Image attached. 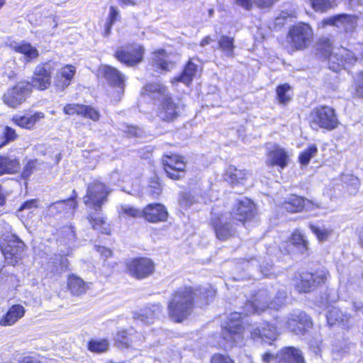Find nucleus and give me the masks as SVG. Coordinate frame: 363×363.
<instances>
[{
    "instance_id": "nucleus-1",
    "label": "nucleus",
    "mask_w": 363,
    "mask_h": 363,
    "mask_svg": "<svg viewBox=\"0 0 363 363\" xmlns=\"http://www.w3.org/2000/svg\"><path fill=\"white\" fill-rule=\"evenodd\" d=\"M215 295L213 290L205 288L194 290L191 286L181 287L172 294L168 304V313L170 318L176 322L186 318L192 311L195 297L200 296L202 303H207L209 297Z\"/></svg>"
},
{
    "instance_id": "nucleus-2",
    "label": "nucleus",
    "mask_w": 363,
    "mask_h": 363,
    "mask_svg": "<svg viewBox=\"0 0 363 363\" xmlns=\"http://www.w3.org/2000/svg\"><path fill=\"white\" fill-rule=\"evenodd\" d=\"M286 293L285 291H279L273 300H270L269 292L262 289L259 291L254 296L252 301L245 303L247 313H260L267 309L279 310L285 304Z\"/></svg>"
},
{
    "instance_id": "nucleus-3",
    "label": "nucleus",
    "mask_w": 363,
    "mask_h": 363,
    "mask_svg": "<svg viewBox=\"0 0 363 363\" xmlns=\"http://www.w3.org/2000/svg\"><path fill=\"white\" fill-rule=\"evenodd\" d=\"M245 305L242 312H234L230 314L225 325L223 327L221 336L226 342L225 347H233L235 344L242 342L243 327L242 325V314L246 315L251 313H247L245 310Z\"/></svg>"
},
{
    "instance_id": "nucleus-4",
    "label": "nucleus",
    "mask_w": 363,
    "mask_h": 363,
    "mask_svg": "<svg viewBox=\"0 0 363 363\" xmlns=\"http://www.w3.org/2000/svg\"><path fill=\"white\" fill-rule=\"evenodd\" d=\"M310 124L313 129L323 128L331 130L337 127L339 121L335 109L327 106H322L311 111Z\"/></svg>"
},
{
    "instance_id": "nucleus-5",
    "label": "nucleus",
    "mask_w": 363,
    "mask_h": 363,
    "mask_svg": "<svg viewBox=\"0 0 363 363\" xmlns=\"http://www.w3.org/2000/svg\"><path fill=\"white\" fill-rule=\"evenodd\" d=\"M110 191L109 188L104 183L94 182L87 187L86 194L83 198L84 203L97 212L107 201Z\"/></svg>"
},
{
    "instance_id": "nucleus-6",
    "label": "nucleus",
    "mask_w": 363,
    "mask_h": 363,
    "mask_svg": "<svg viewBox=\"0 0 363 363\" xmlns=\"http://www.w3.org/2000/svg\"><path fill=\"white\" fill-rule=\"evenodd\" d=\"M211 219V225L218 239L225 240L233 235L232 218L229 216L228 213H222L213 208Z\"/></svg>"
},
{
    "instance_id": "nucleus-7",
    "label": "nucleus",
    "mask_w": 363,
    "mask_h": 363,
    "mask_svg": "<svg viewBox=\"0 0 363 363\" xmlns=\"http://www.w3.org/2000/svg\"><path fill=\"white\" fill-rule=\"evenodd\" d=\"M155 263L147 257L134 258L127 261L126 268L130 276L137 279H143L155 272Z\"/></svg>"
},
{
    "instance_id": "nucleus-8",
    "label": "nucleus",
    "mask_w": 363,
    "mask_h": 363,
    "mask_svg": "<svg viewBox=\"0 0 363 363\" xmlns=\"http://www.w3.org/2000/svg\"><path fill=\"white\" fill-rule=\"evenodd\" d=\"M31 91L32 88L29 82H20L8 90L4 94L2 99L4 103L9 107L16 108L26 101Z\"/></svg>"
},
{
    "instance_id": "nucleus-9",
    "label": "nucleus",
    "mask_w": 363,
    "mask_h": 363,
    "mask_svg": "<svg viewBox=\"0 0 363 363\" xmlns=\"http://www.w3.org/2000/svg\"><path fill=\"white\" fill-rule=\"evenodd\" d=\"M57 65L56 62L52 61L39 64L33 72L31 88L33 86L39 90L48 89L51 84L52 72Z\"/></svg>"
},
{
    "instance_id": "nucleus-10",
    "label": "nucleus",
    "mask_w": 363,
    "mask_h": 363,
    "mask_svg": "<svg viewBox=\"0 0 363 363\" xmlns=\"http://www.w3.org/2000/svg\"><path fill=\"white\" fill-rule=\"evenodd\" d=\"M289 37L292 46L296 49H303L306 48L311 41L312 29L308 24L298 23L290 29Z\"/></svg>"
},
{
    "instance_id": "nucleus-11",
    "label": "nucleus",
    "mask_w": 363,
    "mask_h": 363,
    "mask_svg": "<svg viewBox=\"0 0 363 363\" xmlns=\"http://www.w3.org/2000/svg\"><path fill=\"white\" fill-rule=\"evenodd\" d=\"M328 272L325 269L318 270L315 273H303L301 275L296 289L299 292L308 293L324 284L328 279Z\"/></svg>"
},
{
    "instance_id": "nucleus-12",
    "label": "nucleus",
    "mask_w": 363,
    "mask_h": 363,
    "mask_svg": "<svg viewBox=\"0 0 363 363\" xmlns=\"http://www.w3.org/2000/svg\"><path fill=\"white\" fill-rule=\"evenodd\" d=\"M144 49L139 45L121 47L115 52V57L128 66H133L142 61Z\"/></svg>"
},
{
    "instance_id": "nucleus-13",
    "label": "nucleus",
    "mask_w": 363,
    "mask_h": 363,
    "mask_svg": "<svg viewBox=\"0 0 363 363\" xmlns=\"http://www.w3.org/2000/svg\"><path fill=\"white\" fill-rule=\"evenodd\" d=\"M143 341V335L133 328L121 330L114 337L115 345L120 349L136 348Z\"/></svg>"
},
{
    "instance_id": "nucleus-14",
    "label": "nucleus",
    "mask_w": 363,
    "mask_h": 363,
    "mask_svg": "<svg viewBox=\"0 0 363 363\" xmlns=\"http://www.w3.org/2000/svg\"><path fill=\"white\" fill-rule=\"evenodd\" d=\"M184 106L180 101H174L169 95L164 97L157 110V116L162 121L171 122L181 113Z\"/></svg>"
},
{
    "instance_id": "nucleus-15",
    "label": "nucleus",
    "mask_w": 363,
    "mask_h": 363,
    "mask_svg": "<svg viewBox=\"0 0 363 363\" xmlns=\"http://www.w3.org/2000/svg\"><path fill=\"white\" fill-rule=\"evenodd\" d=\"M286 325L292 333L303 335L305 331L312 326V322L305 312L297 310L289 315Z\"/></svg>"
},
{
    "instance_id": "nucleus-16",
    "label": "nucleus",
    "mask_w": 363,
    "mask_h": 363,
    "mask_svg": "<svg viewBox=\"0 0 363 363\" xmlns=\"http://www.w3.org/2000/svg\"><path fill=\"white\" fill-rule=\"evenodd\" d=\"M25 244L16 235H12L8 242L1 247V251L9 264L14 265L23 255Z\"/></svg>"
},
{
    "instance_id": "nucleus-17",
    "label": "nucleus",
    "mask_w": 363,
    "mask_h": 363,
    "mask_svg": "<svg viewBox=\"0 0 363 363\" xmlns=\"http://www.w3.org/2000/svg\"><path fill=\"white\" fill-rule=\"evenodd\" d=\"M162 162L164 171L169 178L179 179L184 176L186 164L180 156H166Z\"/></svg>"
},
{
    "instance_id": "nucleus-18",
    "label": "nucleus",
    "mask_w": 363,
    "mask_h": 363,
    "mask_svg": "<svg viewBox=\"0 0 363 363\" xmlns=\"http://www.w3.org/2000/svg\"><path fill=\"white\" fill-rule=\"evenodd\" d=\"M255 215V205L251 200L243 197L238 200V203L233 212L229 213V216L232 219L237 220L240 222L251 219Z\"/></svg>"
},
{
    "instance_id": "nucleus-19",
    "label": "nucleus",
    "mask_w": 363,
    "mask_h": 363,
    "mask_svg": "<svg viewBox=\"0 0 363 363\" xmlns=\"http://www.w3.org/2000/svg\"><path fill=\"white\" fill-rule=\"evenodd\" d=\"M251 337L257 342L271 343L277 339L278 332L277 328L269 323H262L253 328L250 332Z\"/></svg>"
},
{
    "instance_id": "nucleus-20",
    "label": "nucleus",
    "mask_w": 363,
    "mask_h": 363,
    "mask_svg": "<svg viewBox=\"0 0 363 363\" xmlns=\"http://www.w3.org/2000/svg\"><path fill=\"white\" fill-rule=\"evenodd\" d=\"M289 156L286 151L278 145H273L270 148L267 147L266 164L267 166H277L281 169L288 165Z\"/></svg>"
},
{
    "instance_id": "nucleus-21",
    "label": "nucleus",
    "mask_w": 363,
    "mask_h": 363,
    "mask_svg": "<svg viewBox=\"0 0 363 363\" xmlns=\"http://www.w3.org/2000/svg\"><path fill=\"white\" fill-rule=\"evenodd\" d=\"M277 363H305L302 352L294 347L282 348L276 355Z\"/></svg>"
},
{
    "instance_id": "nucleus-22",
    "label": "nucleus",
    "mask_w": 363,
    "mask_h": 363,
    "mask_svg": "<svg viewBox=\"0 0 363 363\" xmlns=\"http://www.w3.org/2000/svg\"><path fill=\"white\" fill-rule=\"evenodd\" d=\"M167 216L166 208L160 203L149 204L143 210V218L152 223L164 221Z\"/></svg>"
},
{
    "instance_id": "nucleus-23",
    "label": "nucleus",
    "mask_w": 363,
    "mask_h": 363,
    "mask_svg": "<svg viewBox=\"0 0 363 363\" xmlns=\"http://www.w3.org/2000/svg\"><path fill=\"white\" fill-rule=\"evenodd\" d=\"M99 71L109 84L121 89L124 88L125 76L117 69L109 65H103Z\"/></svg>"
},
{
    "instance_id": "nucleus-24",
    "label": "nucleus",
    "mask_w": 363,
    "mask_h": 363,
    "mask_svg": "<svg viewBox=\"0 0 363 363\" xmlns=\"http://www.w3.org/2000/svg\"><path fill=\"white\" fill-rule=\"evenodd\" d=\"M162 312L160 304H153L147 306L133 313V318L144 324H150L152 320Z\"/></svg>"
},
{
    "instance_id": "nucleus-25",
    "label": "nucleus",
    "mask_w": 363,
    "mask_h": 363,
    "mask_svg": "<svg viewBox=\"0 0 363 363\" xmlns=\"http://www.w3.org/2000/svg\"><path fill=\"white\" fill-rule=\"evenodd\" d=\"M75 73V67L72 65H66L58 70L55 77V86L59 91H63L71 82Z\"/></svg>"
},
{
    "instance_id": "nucleus-26",
    "label": "nucleus",
    "mask_w": 363,
    "mask_h": 363,
    "mask_svg": "<svg viewBox=\"0 0 363 363\" xmlns=\"http://www.w3.org/2000/svg\"><path fill=\"white\" fill-rule=\"evenodd\" d=\"M321 43L324 46L326 54L328 55V64L329 68L333 71L337 72L343 67V60L340 58L339 51L337 52H333L332 43L330 39L327 38H321Z\"/></svg>"
},
{
    "instance_id": "nucleus-27",
    "label": "nucleus",
    "mask_w": 363,
    "mask_h": 363,
    "mask_svg": "<svg viewBox=\"0 0 363 363\" xmlns=\"http://www.w3.org/2000/svg\"><path fill=\"white\" fill-rule=\"evenodd\" d=\"M77 206L76 201L72 199L58 201L51 203L48 208V215L55 216L62 212H67L70 210H74Z\"/></svg>"
},
{
    "instance_id": "nucleus-28",
    "label": "nucleus",
    "mask_w": 363,
    "mask_h": 363,
    "mask_svg": "<svg viewBox=\"0 0 363 363\" xmlns=\"http://www.w3.org/2000/svg\"><path fill=\"white\" fill-rule=\"evenodd\" d=\"M25 312L23 306L20 304L13 305L0 320V325L4 326L13 325L24 315Z\"/></svg>"
},
{
    "instance_id": "nucleus-29",
    "label": "nucleus",
    "mask_w": 363,
    "mask_h": 363,
    "mask_svg": "<svg viewBox=\"0 0 363 363\" xmlns=\"http://www.w3.org/2000/svg\"><path fill=\"white\" fill-rule=\"evenodd\" d=\"M198 72L199 66L194 64L191 60H190L185 65L182 74L178 77H174L172 82H182L185 85L189 86Z\"/></svg>"
},
{
    "instance_id": "nucleus-30",
    "label": "nucleus",
    "mask_w": 363,
    "mask_h": 363,
    "mask_svg": "<svg viewBox=\"0 0 363 363\" xmlns=\"http://www.w3.org/2000/svg\"><path fill=\"white\" fill-rule=\"evenodd\" d=\"M152 66L156 71H170L174 67V64L169 60V56L164 50H159L154 53Z\"/></svg>"
},
{
    "instance_id": "nucleus-31",
    "label": "nucleus",
    "mask_w": 363,
    "mask_h": 363,
    "mask_svg": "<svg viewBox=\"0 0 363 363\" xmlns=\"http://www.w3.org/2000/svg\"><path fill=\"white\" fill-rule=\"evenodd\" d=\"M20 169L19 161L9 156L0 155V175L14 174Z\"/></svg>"
},
{
    "instance_id": "nucleus-32",
    "label": "nucleus",
    "mask_w": 363,
    "mask_h": 363,
    "mask_svg": "<svg viewBox=\"0 0 363 363\" xmlns=\"http://www.w3.org/2000/svg\"><path fill=\"white\" fill-rule=\"evenodd\" d=\"M309 203V201L296 195H291L283 203V208L289 212H299Z\"/></svg>"
},
{
    "instance_id": "nucleus-33",
    "label": "nucleus",
    "mask_w": 363,
    "mask_h": 363,
    "mask_svg": "<svg viewBox=\"0 0 363 363\" xmlns=\"http://www.w3.org/2000/svg\"><path fill=\"white\" fill-rule=\"evenodd\" d=\"M45 115L42 112H38L32 116H14L12 121L20 127L30 129L35 125L36 122L43 118Z\"/></svg>"
},
{
    "instance_id": "nucleus-34",
    "label": "nucleus",
    "mask_w": 363,
    "mask_h": 363,
    "mask_svg": "<svg viewBox=\"0 0 363 363\" xmlns=\"http://www.w3.org/2000/svg\"><path fill=\"white\" fill-rule=\"evenodd\" d=\"M354 17L351 15L340 14L323 20V24L335 26L336 27L343 26L345 29L353 26Z\"/></svg>"
},
{
    "instance_id": "nucleus-35",
    "label": "nucleus",
    "mask_w": 363,
    "mask_h": 363,
    "mask_svg": "<svg viewBox=\"0 0 363 363\" xmlns=\"http://www.w3.org/2000/svg\"><path fill=\"white\" fill-rule=\"evenodd\" d=\"M68 289L74 296H79L84 294L89 288V284L84 282L80 277L74 274L68 278Z\"/></svg>"
},
{
    "instance_id": "nucleus-36",
    "label": "nucleus",
    "mask_w": 363,
    "mask_h": 363,
    "mask_svg": "<svg viewBox=\"0 0 363 363\" xmlns=\"http://www.w3.org/2000/svg\"><path fill=\"white\" fill-rule=\"evenodd\" d=\"M247 172L245 170L238 169L233 166H230L226 171L225 180L232 186L242 184L247 179Z\"/></svg>"
},
{
    "instance_id": "nucleus-37",
    "label": "nucleus",
    "mask_w": 363,
    "mask_h": 363,
    "mask_svg": "<svg viewBox=\"0 0 363 363\" xmlns=\"http://www.w3.org/2000/svg\"><path fill=\"white\" fill-rule=\"evenodd\" d=\"M89 223L91 225L93 229L99 231L103 234H110L111 230L104 218L99 213H90L87 216Z\"/></svg>"
},
{
    "instance_id": "nucleus-38",
    "label": "nucleus",
    "mask_w": 363,
    "mask_h": 363,
    "mask_svg": "<svg viewBox=\"0 0 363 363\" xmlns=\"http://www.w3.org/2000/svg\"><path fill=\"white\" fill-rule=\"evenodd\" d=\"M145 91L150 97L155 99L161 100V101L164 97L169 95L167 88L160 83H151L147 84L145 86Z\"/></svg>"
},
{
    "instance_id": "nucleus-39",
    "label": "nucleus",
    "mask_w": 363,
    "mask_h": 363,
    "mask_svg": "<svg viewBox=\"0 0 363 363\" xmlns=\"http://www.w3.org/2000/svg\"><path fill=\"white\" fill-rule=\"evenodd\" d=\"M118 213L121 217L124 218H143V210L128 203L120 205Z\"/></svg>"
},
{
    "instance_id": "nucleus-40",
    "label": "nucleus",
    "mask_w": 363,
    "mask_h": 363,
    "mask_svg": "<svg viewBox=\"0 0 363 363\" xmlns=\"http://www.w3.org/2000/svg\"><path fill=\"white\" fill-rule=\"evenodd\" d=\"M290 243L295 246L301 254L307 252L308 242L299 231L294 232L290 238Z\"/></svg>"
},
{
    "instance_id": "nucleus-41",
    "label": "nucleus",
    "mask_w": 363,
    "mask_h": 363,
    "mask_svg": "<svg viewBox=\"0 0 363 363\" xmlns=\"http://www.w3.org/2000/svg\"><path fill=\"white\" fill-rule=\"evenodd\" d=\"M14 50L19 53L24 55L28 60L37 58L38 56V50L30 43H21L14 46Z\"/></svg>"
},
{
    "instance_id": "nucleus-42",
    "label": "nucleus",
    "mask_w": 363,
    "mask_h": 363,
    "mask_svg": "<svg viewBox=\"0 0 363 363\" xmlns=\"http://www.w3.org/2000/svg\"><path fill=\"white\" fill-rule=\"evenodd\" d=\"M121 20V15L119 9L113 6L109 9L108 20L104 26V36H108L111 33L112 26Z\"/></svg>"
},
{
    "instance_id": "nucleus-43",
    "label": "nucleus",
    "mask_w": 363,
    "mask_h": 363,
    "mask_svg": "<svg viewBox=\"0 0 363 363\" xmlns=\"http://www.w3.org/2000/svg\"><path fill=\"white\" fill-rule=\"evenodd\" d=\"M88 350L94 353H104L108 350L109 342L106 339L91 340L88 342Z\"/></svg>"
},
{
    "instance_id": "nucleus-44",
    "label": "nucleus",
    "mask_w": 363,
    "mask_h": 363,
    "mask_svg": "<svg viewBox=\"0 0 363 363\" xmlns=\"http://www.w3.org/2000/svg\"><path fill=\"white\" fill-rule=\"evenodd\" d=\"M309 228L320 242L325 241L331 235L333 230L324 225H318L311 223Z\"/></svg>"
},
{
    "instance_id": "nucleus-45",
    "label": "nucleus",
    "mask_w": 363,
    "mask_h": 363,
    "mask_svg": "<svg viewBox=\"0 0 363 363\" xmlns=\"http://www.w3.org/2000/svg\"><path fill=\"white\" fill-rule=\"evenodd\" d=\"M345 318L346 315L339 308L335 307L330 308L326 315L328 323L330 325L342 323Z\"/></svg>"
},
{
    "instance_id": "nucleus-46",
    "label": "nucleus",
    "mask_w": 363,
    "mask_h": 363,
    "mask_svg": "<svg viewBox=\"0 0 363 363\" xmlns=\"http://www.w3.org/2000/svg\"><path fill=\"white\" fill-rule=\"evenodd\" d=\"M234 40L229 36L223 35L218 40L219 48L225 53L228 57L233 56Z\"/></svg>"
},
{
    "instance_id": "nucleus-47",
    "label": "nucleus",
    "mask_w": 363,
    "mask_h": 363,
    "mask_svg": "<svg viewBox=\"0 0 363 363\" xmlns=\"http://www.w3.org/2000/svg\"><path fill=\"white\" fill-rule=\"evenodd\" d=\"M313 9L325 12L335 6V0H310Z\"/></svg>"
},
{
    "instance_id": "nucleus-48",
    "label": "nucleus",
    "mask_w": 363,
    "mask_h": 363,
    "mask_svg": "<svg viewBox=\"0 0 363 363\" xmlns=\"http://www.w3.org/2000/svg\"><path fill=\"white\" fill-rule=\"evenodd\" d=\"M290 89L291 87L288 84H281L277 86V95L279 103L285 104L290 101L291 97L288 94Z\"/></svg>"
},
{
    "instance_id": "nucleus-49",
    "label": "nucleus",
    "mask_w": 363,
    "mask_h": 363,
    "mask_svg": "<svg viewBox=\"0 0 363 363\" xmlns=\"http://www.w3.org/2000/svg\"><path fill=\"white\" fill-rule=\"evenodd\" d=\"M318 148L315 145H311L299 155V162L303 165H307L311 159L316 155Z\"/></svg>"
},
{
    "instance_id": "nucleus-50",
    "label": "nucleus",
    "mask_w": 363,
    "mask_h": 363,
    "mask_svg": "<svg viewBox=\"0 0 363 363\" xmlns=\"http://www.w3.org/2000/svg\"><path fill=\"white\" fill-rule=\"evenodd\" d=\"M16 138L17 134L16 133L15 130L9 126H5L4 128L1 141H0V148L15 140Z\"/></svg>"
},
{
    "instance_id": "nucleus-51",
    "label": "nucleus",
    "mask_w": 363,
    "mask_h": 363,
    "mask_svg": "<svg viewBox=\"0 0 363 363\" xmlns=\"http://www.w3.org/2000/svg\"><path fill=\"white\" fill-rule=\"evenodd\" d=\"M353 87L356 96L363 98V71L358 72L353 77Z\"/></svg>"
},
{
    "instance_id": "nucleus-52",
    "label": "nucleus",
    "mask_w": 363,
    "mask_h": 363,
    "mask_svg": "<svg viewBox=\"0 0 363 363\" xmlns=\"http://www.w3.org/2000/svg\"><path fill=\"white\" fill-rule=\"evenodd\" d=\"M338 51L340 58L343 60V66L345 64H354L358 60L352 52L346 48H342L338 49Z\"/></svg>"
},
{
    "instance_id": "nucleus-53",
    "label": "nucleus",
    "mask_w": 363,
    "mask_h": 363,
    "mask_svg": "<svg viewBox=\"0 0 363 363\" xmlns=\"http://www.w3.org/2000/svg\"><path fill=\"white\" fill-rule=\"evenodd\" d=\"M83 109L81 116L89 118L94 121H96L99 119L100 114L96 109L86 105H84Z\"/></svg>"
},
{
    "instance_id": "nucleus-54",
    "label": "nucleus",
    "mask_w": 363,
    "mask_h": 363,
    "mask_svg": "<svg viewBox=\"0 0 363 363\" xmlns=\"http://www.w3.org/2000/svg\"><path fill=\"white\" fill-rule=\"evenodd\" d=\"M84 105L78 104H67L64 107V113L67 115L77 114L81 116L83 111Z\"/></svg>"
},
{
    "instance_id": "nucleus-55",
    "label": "nucleus",
    "mask_w": 363,
    "mask_h": 363,
    "mask_svg": "<svg viewBox=\"0 0 363 363\" xmlns=\"http://www.w3.org/2000/svg\"><path fill=\"white\" fill-rule=\"evenodd\" d=\"M196 202V199L194 196H193L189 193H184L181 196V198L179 199V203L180 206L184 208H187L191 206L192 204H194Z\"/></svg>"
},
{
    "instance_id": "nucleus-56",
    "label": "nucleus",
    "mask_w": 363,
    "mask_h": 363,
    "mask_svg": "<svg viewBox=\"0 0 363 363\" xmlns=\"http://www.w3.org/2000/svg\"><path fill=\"white\" fill-rule=\"evenodd\" d=\"M211 363H234V362L228 355L215 354L211 357Z\"/></svg>"
},
{
    "instance_id": "nucleus-57",
    "label": "nucleus",
    "mask_w": 363,
    "mask_h": 363,
    "mask_svg": "<svg viewBox=\"0 0 363 363\" xmlns=\"http://www.w3.org/2000/svg\"><path fill=\"white\" fill-rule=\"evenodd\" d=\"M279 0H255V5L259 9H269Z\"/></svg>"
},
{
    "instance_id": "nucleus-58",
    "label": "nucleus",
    "mask_w": 363,
    "mask_h": 363,
    "mask_svg": "<svg viewBox=\"0 0 363 363\" xmlns=\"http://www.w3.org/2000/svg\"><path fill=\"white\" fill-rule=\"evenodd\" d=\"M125 133L128 137H140L142 135L141 130L135 126H128Z\"/></svg>"
},
{
    "instance_id": "nucleus-59",
    "label": "nucleus",
    "mask_w": 363,
    "mask_h": 363,
    "mask_svg": "<svg viewBox=\"0 0 363 363\" xmlns=\"http://www.w3.org/2000/svg\"><path fill=\"white\" fill-rule=\"evenodd\" d=\"M235 2L237 5L247 11L251 10L253 4L255 5V0H235Z\"/></svg>"
},
{
    "instance_id": "nucleus-60",
    "label": "nucleus",
    "mask_w": 363,
    "mask_h": 363,
    "mask_svg": "<svg viewBox=\"0 0 363 363\" xmlns=\"http://www.w3.org/2000/svg\"><path fill=\"white\" fill-rule=\"evenodd\" d=\"M150 189H152L151 190V193L155 196H157L161 193V187L160 184L158 182L157 179H154L150 184Z\"/></svg>"
},
{
    "instance_id": "nucleus-61",
    "label": "nucleus",
    "mask_w": 363,
    "mask_h": 363,
    "mask_svg": "<svg viewBox=\"0 0 363 363\" xmlns=\"http://www.w3.org/2000/svg\"><path fill=\"white\" fill-rule=\"evenodd\" d=\"M37 201L35 200H30L27 201L25 203L22 204V206L20 207L19 211H23L24 209H30L33 208L37 207Z\"/></svg>"
},
{
    "instance_id": "nucleus-62",
    "label": "nucleus",
    "mask_w": 363,
    "mask_h": 363,
    "mask_svg": "<svg viewBox=\"0 0 363 363\" xmlns=\"http://www.w3.org/2000/svg\"><path fill=\"white\" fill-rule=\"evenodd\" d=\"M97 251L105 258H108L112 255V251L105 247H98Z\"/></svg>"
},
{
    "instance_id": "nucleus-63",
    "label": "nucleus",
    "mask_w": 363,
    "mask_h": 363,
    "mask_svg": "<svg viewBox=\"0 0 363 363\" xmlns=\"http://www.w3.org/2000/svg\"><path fill=\"white\" fill-rule=\"evenodd\" d=\"M33 167V162H28L26 166L24 168V170L23 172V176L24 177H28L30 175L32 169Z\"/></svg>"
},
{
    "instance_id": "nucleus-64",
    "label": "nucleus",
    "mask_w": 363,
    "mask_h": 363,
    "mask_svg": "<svg viewBox=\"0 0 363 363\" xmlns=\"http://www.w3.org/2000/svg\"><path fill=\"white\" fill-rule=\"evenodd\" d=\"M276 357L270 352H265L262 355V360L264 363H270Z\"/></svg>"
}]
</instances>
